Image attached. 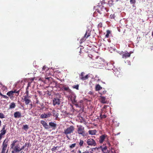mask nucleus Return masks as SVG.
<instances>
[{"label": "nucleus", "instance_id": "obj_51", "mask_svg": "<svg viewBox=\"0 0 153 153\" xmlns=\"http://www.w3.org/2000/svg\"><path fill=\"white\" fill-rule=\"evenodd\" d=\"M30 84H31V82H28V86H27V89L28 87L29 86H30Z\"/></svg>", "mask_w": 153, "mask_h": 153}, {"label": "nucleus", "instance_id": "obj_4", "mask_svg": "<svg viewBox=\"0 0 153 153\" xmlns=\"http://www.w3.org/2000/svg\"><path fill=\"white\" fill-rule=\"evenodd\" d=\"M78 127L77 129V133L79 134H81L84 136L85 134L84 128L82 126H77Z\"/></svg>", "mask_w": 153, "mask_h": 153}, {"label": "nucleus", "instance_id": "obj_3", "mask_svg": "<svg viewBox=\"0 0 153 153\" xmlns=\"http://www.w3.org/2000/svg\"><path fill=\"white\" fill-rule=\"evenodd\" d=\"M9 140L8 138H6L3 141L1 147V153H7L8 149H7V146L8 145Z\"/></svg>", "mask_w": 153, "mask_h": 153}, {"label": "nucleus", "instance_id": "obj_32", "mask_svg": "<svg viewBox=\"0 0 153 153\" xmlns=\"http://www.w3.org/2000/svg\"><path fill=\"white\" fill-rule=\"evenodd\" d=\"M76 145V143H75L69 146V148L71 149L73 148H74L75 147Z\"/></svg>", "mask_w": 153, "mask_h": 153}, {"label": "nucleus", "instance_id": "obj_61", "mask_svg": "<svg viewBox=\"0 0 153 153\" xmlns=\"http://www.w3.org/2000/svg\"><path fill=\"white\" fill-rule=\"evenodd\" d=\"M108 145H109V146H110V143H108Z\"/></svg>", "mask_w": 153, "mask_h": 153}, {"label": "nucleus", "instance_id": "obj_43", "mask_svg": "<svg viewBox=\"0 0 153 153\" xmlns=\"http://www.w3.org/2000/svg\"><path fill=\"white\" fill-rule=\"evenodd\" d=\"M101 118H105L106 117V116L105 115H101Z\"/></svg>", "mask_w": 153, "mask_h": 153}, {"label": "nucleus", "instance_id": "obj_12", "mask_svg": "<svg viewBox=\"0 0 153 153\" xmlns=\"http://www.w3.org/2000/svg\"><path fill=\"white\" fill-rule=\"evenodd\" d=\"M41 124L43 125L45 128L48 129L49 128V126L45 121L44 120H41L40 122Z\"/></svg>", "mask_w": 153, "mask_h": 153}, {"label": "nucleus", "instance_id": "obj_64", "mask_svg": "<svg viewBox=\"0 0 153 153\" xmlns=\"http://www.w3.org/2000/svg\"><path fill=\"white\" fill-rule=\"evenodd\" d=\"M100 64H103V63H100Z\"/></svg>", "mask_w": 153, "mask_h": 153}, {"label": "nucleus", "instance_id": "obj_10", "mask_svg": "<svg viewBox=\"0 0 153 153\" xmlns=\"http://www.w3.org/2000/svg\"><path fill=\"white\" fill-rule=\"evenodd\" d=\"M85 73L84 72H82L81 73L80 79L82 80H85L87 79L88 78L89 76L87 74L86 75L84 76Z\"/></svg>", "mask_w": 153, "mask_h": 153}, {"label": "nucleus", "instance_id": "obj_57", "mask_svg": "<svg viewBox=\"0 0 153 153\" xmlns=\"http://www.w3.org/2000/svg\"><path fill=\"white\" fill-rule=\"evenodd\" d=\"M46 79H49V77H47Z\"/></svg>", "mask_w": 153, "mask_h": 153}, {"label": "nucleus", "instance_id": "obj_44", "mask_svg": "<svg viewBox=\"0 0 153 153\" xmlns=\"http://www.w3.org/2000/svg\"><path fill=\"white\" fill-rule=\"evenodd\" d=\"M26 146V145L24 144V145L21 148H20V151L22 149H23Z\"/></svg>", "mask_w": 153, "mask_h": 153}, {"label": "nucleus", "instance_id": "obj_23", "mask_svg": "<svg viewBox=\"0 0 153 153\" xmlns=\"http://www.w3.org/2000/svg\"><path fill=\"white\" fill-rule=\"evenodd\" d=\"M7 95L8 96L10 97L11 98V96H12L13 95V91H11L7 92Z\"/></svg>", "mask_w": 153, "mask_h": 153}, {"label": "nucleus", "instance_id": "obj_34", "mask_svg": "<svg viewBox=\"0 0 153 153\" xmlns=\"http://www.w3.org/2000/svg\"><path fill=\"white\" fill-rule=\"evenodd\" d=\"M58 146H54L53 148H52L51 149V150L53 151H55L56 150H57V148H59Z\"/></svg>", "mask_w": 153, "mask_h": 153}, {"label": "nucleus", "instance_id": "obj_15", "mask_svg": "<svg viewBox=\"0 0 153 153\" xmlns=\"http://www.w3.org/2000/svg\"><path fill=\"white\" fill-rule=\"evenodd\" d=\"M62 89L63 90L68 92H70L71 91V90L68 87L66 86L65 85H63Z\"/></svg>", "mask_w": 153, "mask_h": 153}, {"label": "nucleus", "instance_id": "obj_46", "mask_svg": "<svg viewBox=\"0 0 153 153\" xmlns=\"http://www.w3.org/2000/svg\"><path fill=\"white\" fill-rule=\"evenodd\" d=\"M30 106L29 107L30 108V109H31L33 107V105L32 103V102H30Z\"/></svg>", "mask_w": 153, "mask_h": 153}, {"label": "nucleus", "instance_id": "obj_25", "mask_svg": "<svg viewBox=\"0 0 153 153\" xmlns=\"http://www.w3.org/2000/svg\"><path fill=\"white\" fill-rule=\"evenodd\" d=\"M102 88V87H101L99 84H97L96 85L95 88L96 91H99Z\"/></svg>", "mask_w": 153, "mask_h": 153}, {"label": "nucleus", "instance_id": "obj_49", "mask_svg": "<svg viewBox=\"0 0 153 153\" xmlns=\"http://www.w3.org/2000/svg\"><path fill=\"white\" fill-rule=\"evenodd\" d=\"M89 94L90 95H93L94 94V92H93L92 91H90L89 92Z\"/></svg>", "mask_w": 153, "mask_h": 153}, {"label": "nucleus", "instance_id": "obj_19", "mask_svg": "<svg viewBox=\"0 0 153 153\" xmlns=\"http://www.w3.org/2000/svg\"><path fill=\"white\" fill-rule=\"evenodd\" d=\"M52 114L53 116L54 117H56V118H58L59 114L57 113L55 111V110H53L52 111Z\"/></svg>", "mask_w": 153, "mask_h": 153}, {"label": "nucleus", "instance_id": "obj_55", "mask_svg": "<svg viewBox=\"0 0 153 153\" xmlns=\"http://www.w3.org/2000/svg\"><path fill=\"white\" fill-rule=\"evenodd\" d=\"M114 2H117L118 1V0H112Z\"/></svg>", "mask_w": 153, "mask_h": 153}, {"label": "nucleus", "instance_id": "obj_2", "mask_svg": "<svg viewBox=\"0 0 153 153\" xmlns=\"http://www.w3.org/2000/svg\"><path fill=\"white\" fill-rule=\"evenodd\" d=\"M96 10L99 14L101 15V17H102L107 15L108 9L103 6H101Z\"/></svg>", "mask_w": 153, "mask_h": 153}, {"label": "nucleus", "instance_id": "obj_29", "mask_svg": "<svg viewBox=\"0 0 153 153\" xmlns=\"http://www.w3.org/2000/svg\"><path fill=\"white\" fill-rule=\"evenodd\" d=\"M28 128L29 127L27 125H23V127L22 128V129H24L26 130V131H27V130L28 129Z\"/></svg>", "mask_w": 153, "mask_h": 153}, {"label": "nucleus", "instance_id": "obj_31", "mask_svg": "<svg viewBox=\"0 0 153 153\" xmlns=\"http://www.w3.org/2000/svg\"><path fill=\"white\" fill-rule=\"evenodd\" d=\"M72 88H75L76 90H78L79 89V85H73L72 86Z\"/></svg>", "mask_w": 153, "mask_h": 153}, {"label": "nucleus", "instance_id": "obj_45", "mask_svg": "<svg viewBox=\"0 0 153 153\" xmlns=\"http://www.w3.org/2000/svg\"><path fill=\"white\" fill-rule=\"evenodd\" d=\"M106 91L104 90L102 91V92L101 93H100V94L101 95L102 94H105L106 93Z\"/></svg>", "mask_w": 153, "mask_h": 153}, {"label": "nucleus", "instance_id": "obj_33", "mask_svg": "<svg viewBox=\"0 0 153 153\" xmlns=\"http://www.w3.org/2000/svg\"><path fill=\"white\" fill-rule=\"evenodd\" d=\"M84 143L83 141L82 140H80L79 144V146L81 147L82 146Z\"/></svg>", "mask_w": 153, "mask_h": 153}, {"label": "nucleus", "instance_id": "obj_47", "mask_svg": "<svg viewBox=\"0 0 153 153\" xmlns=\"http://www.w3.org/2000/svg\"><path fill=\"white\" fill-rule=\"evenodd\" d=\"M77 50H80V51H79V52L81 53V52H82V51H81V48H77Z\"/></svg>", "mask_w": 153, "mask_h": 153}, {"label": "nucleus", "instance_id": "obj_20", "mask_svg": "<svg viewBox=\"0 0 153 153\" xmlns=\"http://www.w3.org/2000/svg\"><path fill=\"white\" fill-rule=\"evenodd\" d=\"M49 125L52 127H53L55 129L56 126V124L53 122H51L49 123Z\"/></svg>", "mask_w": 153, "mask_h": 153}, {"label": "nucleus", "instance_id": "obj_9", "mask_svg": "<svg viewBox=\"0 0 153 153\" xmlns=\"http://www.w3.org/2000/svg\"><path fill=\"white\" fill-rule=\"evenodd\" d=\"M107 137V135L106 134H103L100 136L99 142L100 143H102L106 137Z\"/></svg>", "mask_w": 153, "mask_h": 153}, {"label": "nucleus", "instance_id": "obj_56", "mask_svg": "<svg viewBox=\"0 0 153 153\" xmlns=\"http://www.w3.org/2000/svg\"><path fill=\"white\" fill-rule=\"evenodd\" d=\"M1 120H0V126H1Z\"/></svg>", "mask_w": 153, "mask_h": 153}, {"label": "nucleus", "instance_id": "obj_53", "mask_svg": "<svg viewBox=\"0 0 153 153\" xmlns=\"http://www.w3.org/2000/svg\"><path fill=\"white\" fill-rule=\"evenodd\" d=\"M46 68V67L45 66H44L42 68V69L43 70H45V69Z\"/></svg>", "mask_w": 153, "mask_h": 153}, {"label": "nucleus", "instance_id": "obj_11", "mask_svg": "<svg viewBox=\"0 0 153 153\" xmlns=\"http://www.w3.org/2000/svg\"><path fill=\"white\" fill-rule=\"evenodd\" d=\"M131 54V53L126 51L123 53L122 58L126 59L129 57L130 56Z\"/></svg>", "mask_w": 153, "mask_h": 153}, {"label": "nucleus", "instance_id": "obj_22", "mask_svg": "<svg viewBox=\"0 0 153 153\" xmlns=\"http://www.w3.org/2000/svg\"><path fill=\"white\" fill-rule=\"evenodd\" d=\"M25 102V103L26 105H28L29 104L30 102H31V100H30L29 99H27V100H24Z\"/></svg>", "mask_w": 153, "mask_h": 153}, {"label": "nucleus", "instance_id": "obj_60", "mask_svg": "<svg viewBox=\"0 0 153 153\" xmlns=\"http://www.w3.org/2000/svg\"><path fill=\"white\" fill-rule=\"evenodd\" d=\"M41 92H40V91H39V94H41Z\"/></svg>", "mask_w": 153, "mask_h": 153}, {"label": "nucleus", "instance_id": "obj_36", "mask_svg": "<svg viewBox=\"0 0 153 153\" xmlns=\"http://www.w3.org/2000/svg\"><path fill=\"white\" fill-rule=\"evenodd\" d=\"M102 23L100 22L98 25V27L99 28H101L102 27Z\"/></svg>", "mask_w": 153, "mask_h": 153}, {"label": "nucleus", "instance_id": "obj_17", "mask_svg": "<svg viewBox=\"0 0 153 153\" xmlns=\"http://www.w3.org/2000/svg\"><path fill=\"white\" fill-rule=\"evenodd\" d=\"M97 132V131L96 130H90L88 131L89 134L91 135H96Z\"/></svg>", "mask_w": 153, "mask_h": 153}, {"label": "nucleus", "instance_id": "obj_21", "mask_svg": "<svg viewBox=\"0 0 153 153\" xmlns=\"http://www.w3.org/2000/svg\"><path fill=\"white\" fill-rule=\"evenodd\" d=\"M115 76H117V77H121V73L119 71H114V73Z\"/></svg>", "mask_w": 153, "mask_h": 153}, {"label": "nucleus", "instance_id": "obj_30", "mask_svg": "<svg viewBox=\"0 0 153 153\" xmlns=\"http://www.w3.org/2000/svg\"><path fill=\"white\" fill-rule=\"evenodd\" d=\"M107 33L105 35V37L106 38H108L109 34L111 33V31L109 30H107L106 31Z\"/></svg>", "mask_w": 153, "mask_h": 153}, {"label": "nucleus", "instance_id": "obj_39", "mask_svg": "<svg viewBox=\"0 0 153 153\" xmlns=\"http://www.w3.org/2000/svg\"><path fill=\"white\" fill-rule=\"evenodd\" d=\"M25 145H26V146H27V148H29V147H30L31 146V144L30 143H26L25 144Z\"/></svg>", "mask_w": 153, "mask_h": 153}, {"label": "nucleus", "instance_id": "obj_37", "mask_svg": "<svg viewBox=\"0 0 153 153\" xmlns=\"http://www.w3.org/2000/svg\"><path fill=\"white\" fill-rule=\"evenodd\" d=\"M115 15L114 14H111L110 16V18L111 19H114L115 18Z\"/></svg>", "mask_w": 153, "mask_h": 153}, {"label": "nucleus", "instance_id": "obj_63", "mask_svg": "<svg viewBox=\"0 0 153 153\" xmlns=\"http://www.w3.org/2000/svg\"><path fill=\"white\" fill-rule=\"evenodd\" d=\"M34 78H33V79H32V80H34Z\"/></svg>", "mask_w": 153, "mask_h": 153}, {"label": "nucleus", "instance_id": "obj_13", "mask_svg": "<svg viewBox=\"0 0 153 153\" xmlns=\"http://www.w3.org/2000/svg\"><path fill=\"white\" fill-rule=\"evenodd\" d=\"M100 101L103 104H106L107 103L105 97L101 96H100Z\"/></svg>", "mask_w": 153, "mask_h": 153}, {"label": "nucleus", "instance_id": "obj_41", "mask_svg": "<svg viewBox=\"0 0 153 153\" xmlns=\"http://www.w3.org/2000/svg\"><path fill=\"white\" fill-rule=\"evenodd\" d=\"M130 2L131 4H134L136 2L135 0H130Z\"/></svg>", "mask_w": 153, "mask_h": 153}, {"label": "nucleus", "instance_id": "obj_8", "mask_svg": "<svg viewBox=\"0 0 153 153\" xmlns=\"http://www.w3.org/2000/svg\"><path fill=\"white\" fill-rule=\"evenodd\" d=\"M53 102L54 106L56 105H59L60 104V100L57 97L54 98L53 100Z\"/></svg>", "mask_w": 153, "mask_h": 153}, {"label": "nucleus", "instance_id": "obj_27", "mask_svg": "<svg viewBox=\"0 0 153 153\" xmlns=\"http://www.w3.org/2000/svg\"><path fill=\"white\" fill-rule=\"evenodd\" d=\"M28 97H29V95L28 94H26V95L23 96V97L22 98V100H26L29 99Z\"/></svg>", "mask_w": 153, "mask_h": 153}, {"label": "nucleus", "instance_id": "obj_24", "mask_svg": "<svg viewBox=\"0 0 153 153\" xmlns=\"http://www.w3.org/2000/svg\"><path fill=\"white\" fill-rule=\"evenodd\" d=\"M17 142V140H13L12 143L10 145V147L11 148H12L13 147L15 146V143Z\"/></svg>", "mask_w": 153, "mask_h": 153}, {"label": "nucleus", "instance_id": "obj_35", "mask_svg": "<svg viewBox=\"0 0 153 153\" xmlns=\"http://www.w3.org/2000/svg\"><path fill=\"white\" fill-rule=\"evenodd\" d=\"M5 118L4 115L3 113H0V118L1 119H3Z\"/></svg>", "mask_w": 153, "mask_h": 153}, {"label": "nucleus", "instance_id": "obj_38", "mask_svg": "<svg viewBox=\"0 0 153 153\" xmlns=\"http://www.w3.org/2000/svg\"><path fill=\"white\" fill-rule=\"evenodd\" d=\"M107 147L106 146H105L103 148H102V151L104 152H106V151L107 150Z\"/></svg>", "mask_w": 153, "mask_h": 153}, {"label": "nucleus", "instance_id": "obj_50", "mask_svg": "<svg viewBox=\"0 0 153 153\" xmlns=\"http://www.w3.org/2000/svg\"><path fill=\"white\" fill-rule=\"evenodd\" d=\"M88 56L90 58H91L92 59H94L93 58V57L91 55L89 54Z\"/></svg>", "mask_w": 153, "mask_h": 153}, {"label": "nucleus", "instance_id": "obj_62", "mask_svg": "<svg viewBox=\"0 0 153 153\" xmlns=\"http://www.w3.org/2000/svg\"><path fill=\"white\" fill-rule=\"evenodd\" d=\"M152 35L153 36V31L152 32Z\"/></svg>", "mask_w": 153, "mask_h": 153}, {"label": "nucleus", "instance_id": "obj_59", "mask_svg": "<svg viewBox=\"0 0 153 153\" xmlns=\"http://www.w3.org/2000/svg\"><path fill=\"white\" fill-rule=\"evenodd\" d=\"M55 83V85H56V83L55 82H53V83Z\"/></svg>", "mask_w": 153, "mask_h": 153}, {"label": "nucleus", "instance_id": "obj_7", "mask_svg": "<svg viewBox=\"0 0 153 153\" xmlns=\"http://www.w3.org/2000/svg\"><path fill=\"white\" fill-rule=\"evenodd\" d=\"M13 150L11 151V153H17L20 151V148L19 146V145H16L13 148H11Z\"/></svg>", "mask_w": 153, "mask_h": 153}, {"label": "nucleus", "instance_id": "obj_26", "mask_svg": "<svg viewBox=\"0 0 153 153\" xmlns=\"http://www.w3.org/2000/svg\"><path fill=\"white\" fill-rule=\"evenodd\" d=\"M114 1L112 0H110L108 1V4L110 7H111L114 4Z\"/></svg>", "mask_w": 153, "mask_h": 153}, {"label": "nucleus", "instance_id": "obj_28", "mask_svg": "<svg viewBox=\"0 0 153 153\" xmlns=\"http://www.w3.org/2000/svg\"><path fill=\"white\" fill-rule=\"evenodd\" d=\"M15 104L13 102H12L10 105V108H14L15 107Z\"/></svg>", "mask_w": 153, "mask_h": 153}, {"label": "nucleus", "instance_id": "obj_48", "mask_svg": "<svg viewBox=\"0 0 153 153\" xmlns=\"http://www.w3.org/2000/svg\"><path fill=\"white\" fill-rule=\"evenodd\" d=\"M108 107V105H104L103 107V108L104 109H106Z\"/></svg>", "mask_w": 153, "mask_h": 153}, {"label": "nucleus", "instance_id": "obj_58", "mask_svg": "<svg viewBox=\"0 0 153 153\" xmlns=\"http://www.w3.org/2000/svg\"><path fill=\"white\" fill-rule=\"evenodd\" d=\"M38 100H37V101H36V103H38Z\"/></svg>", "mask_w": 153, "mask_h": 153}, {"label": "nucleus", "instance_id": "obj_52", "mask_svg": "<svg viewBox=\"0 0 153 153\" xmlns=\"http://www.w3.org/2000/svg\"><path fill=\"white\" fill-rule=\"evenodd\" d=\"M73 102L74 103H76V101L75 100V97L73 99Z\"/></svg>", "mask_w": 153, "mask_h": 153}, {"label": "nucleus", "instance_id": "obj_42", "mask_svg": "<svg viewBox=\"0 0 153 153\" xmlns=\"http://www.w3.org/2000/svg\"><path fill=\"white\" fill-rule=\"evenodd\" d=\"M4 137V135L0 133V140H1V139L2 138Z\"/></svg>", "mask_w": 153, "mask_h": 153}, {"label": "nucleus", "instance_id": "obj_18", "mask_svg": "<svg viewBox=\"0 0 153 153\" xmlns=\"http://www.w3.org/2000/svg\"><path fill=\"white\" fill-rule=\"evenodd\" d=\"M5 125H3L2 129L0 131V133L4 135L6 132V130H5Z\"/></svg>", "mask_w": 153, "mask_h": 153}, {"label": "nucleus", "instance_id": "obj_1", "mask_svg": "<svg viewBox=\"0 0 153 153\" xmlns=\"http://www.w3.org/2000/svg\"><path fill=\"white\" fill-rule=\"evenodd\" d=\"M74 130V127L73 126H71L65 129L63 133L65 135L66 137L69 139L70 138L68 135L73 133Z\"/></svg>", "mask_w": 153, "mask_h": 153}, {"label": "nucleus", "instance_id": "obj_5", "mask_svg": "<svg viewBox=\"0 0 153 153\" xmlns=\"http://www.w3.org/2000/svg\"><path fill=\"white\" fill-rule=\"evenodd\" d=\"M87 143L88 145L95 146L96 145L95 141L93 139L89 138L87 140Z\"/></svg>", "mask_w": 153, "mask_h": 153}, {"label": "nucleus", "instance_id": "obj_40", "mask_svg": "<svg viewBox=\"0 0 153 153\" xmlns=\"http://www.w3.org/2000/svg\"><path fill=\"white\" fill-rule=\"evenodd\" d=\"M13 93H17L18 94V95L19 94V90L18 91H16V90H15L14 91H13Z\"/></svg>", "mask_w": 153, "mask_h": 153}, {"label": "nucleus", "instance_id": "obj_14", "mask_svg": "<svg viewBox=\"0 0 153 153\" xmlns=\"http://www.w3.org/2000/svg\"><path fill=\"white\" fill-rule=\"evenodd\" d=\"M51 115V114L50 113H49L48 114H44L41 115L40 117L42 119L50 117Z\"/></svg>", "mask_w": 153, "mask_h": 153}, {"label": "nucleus", "instance_id": "obj_54", "mask_svg": "<svg viewBox=\"0 0 153 153\" xmlns=\"http://www.w3.org/2000/svg\"><path fill=\"white\" fill-rule=\"evenodd\" d=\"M27 91H26V94H28L29 95V92L27 91Z\"/></svg>", "mask_w": 153, "mask_h": 153}, {"label": "nucleus", "instance_id": "obj_6", "mask_svg": "<svg viewBox=\"0 0 153 153\" xmlns=\"http://www.w3.org/2000/svg\"><path fill=\"white\" fill-rule=\"evenodd\" d=\"M90 36V33L89 30H86V33L83 38L81 39V42H84L87 38Z\"/></svg>", "mask_w": 153, "mask_h": 153}, {"label": "nucleus", "instance_id": "obj_16", "mask_svg": "<svg viewBox=\"0 0 153 153\" xmlns=\"http://www.w3.org/2000/svg\"><path fill=\"white\" fill-rule=\"evenodd\" d=\"M14 117L15 118H19L21 117V113L19 112V111H17L15 112L14 114Z\"/></svg>", "mask_w": 153, "mask_h": 153}]
</instances>
